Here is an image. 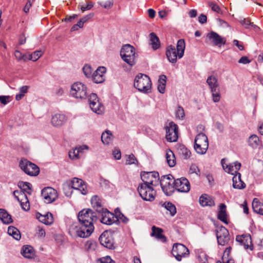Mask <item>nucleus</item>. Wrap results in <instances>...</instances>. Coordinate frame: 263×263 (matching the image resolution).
<instances>
[{
  "label": "nucleus",
  "instance_id": "obj_16",
  "mask_svg": "<svg viewBox=\"0 0 263 263\" xmlns=\"http://www.w3.org/2000/svg\"><path fill=\"white\" fill-rule=\"evenodd\" d=\"M88 102L91 110L97 114L103 112V106L99 102L97 95L92 93L88 97Z\"/></svg>",
  "mask_w": 263,
  "mask_h": 263
},
{
  "label": "nucleus",
  "instance_id": "obj_22",
  "mask_svg": "<svg viewBox=\"0 0 263 263\" xmlns=\"http://www.w3.org/2000/svg\"><path fill=\"white\" fill-rule=\"evenodd\" d=\"M67 118L65 115L56 114L52 116L51 123L54 127H60L63 125L66 122Z\"/></svg>",
  "mask_w": 263,
  "mask_h": 263
},
{
  "label": "nucleus",
  "instance_id": "obj_39",
  "mask_svg": "<svg viewBox=\"0 0 263 263\" xmlns=\"http://www.w3.org/2000/svg\"><path fill=\"white\" fill-rule=\"evenodd\" d=\"M150 41L152 48L154 50H156L160 47V42L159 38L154 32L150 34Z\"/></svg>",
  "mask_w": 263,
  "mask_h": 263
},
{
  "label": "nucleus",
  "instance_id": "obj_13",
  "mask_svg": "<svg viewBox=\"0 0 263 263\" xmlns=\"http://www.w3.org/2000/svg\"><path fill=\"white\" fill-rule=\"evenodd\" d=\"M172 253L178 261H181L182 257L189 255V249L183 245L176 243L174 245Z\"/></svg>",
  "mask_w": 263,
  "mask_h": 263
},
{
  "label": "nucleus",
  "instance_id": "obj_56",
  "mask_svg": "<svg viewBox=\"0 0 263 263\" xmlns=\"http://www.w3.org/2000/svg\"><path fill=\"white\" fill-rule=\"evenodd\" d=\"M101 263H115V261L109 256L101 258Z\"/></svg>",
  "mask_w": 263,
  "mask_h": 263
},
{
  "label": "nucleus",
  "instance_id": "obj_64",
  "mask_svg": "<svg viewBox=\"0 0 263 263\" xmlns=\"http://www.w3.org/2000/svg\"><path fill=\"white\" fill-rule=\"evenodd\" d=\"M29 89L28 86H23L20 88V92L22 93L23 95H25V93H27Z\"/></svg>",
  "mask_w": 263,
  "mask_h": 263
},
{
  "label": "nucleus",
  "instance_id": "obj_43",
  "mask_svg": "<svg viewBox=\"0 0 263 263\" xmlns=\"http://www.w3.org/2000/svg\"><path fill=\"white\" fill-rule=\"evenodd\" d=\"M112 134L110 130H107L103 133L101 136L102 142L104 144H108L112 139Z\"/></svg>",
  "mask_w": 263,
  "mask_h": 263
},
{
  "label": "nucleus",
  "instance_id": "obj_38",
  "mask_svg": "<svg viewBox=\"0 0 263 263\" xmlns=\"http://www.w3.org/2000/svg\"><path fill=\"white\" fill-rule=\"evenodd\" d=\"M8 234L12 236L15 239L18 240L21 239V235L20 231L15 227L9 226L8 229Z\"/></svg>",
  "mask_w": 263,
  "mask_h": 263
},
{
  "label": "nucleus",
  "instance_id": "obj_51",
  "mask_svg": "<svg viewBox=\"0 0 263 263\" xmlns=\"http://www.w3.org/2000/svg\"><path fill=\"white\" fill-rule=\"evenodd\" d=\"M189 173L190 174H196L197 176L200 175V171L196 164H192L190 167Z\"/></svg>",
  "mask_w": 263,
  "mask_h": 263
},
{
  "label": "nucleus",
  "instance_id": "obj_30",
  "mask_svg": "<svg viewBox=\"0 0 263 263\" xmlns=\"http://www.w3.org/2000/svg\"><path fill=\"white\" fill-rule=\"evenodd\" d=\"M21 254L25 258H33L35 255L33 248L30 246H24L21 249Z\"/></svg>",
  "mask_w": 263,
  "mask_h": 263
},
{
  "label": "nucleus",
  "instance_id": "obj_26",
  "mask_svg": "<svg viewBox=\"0 0 263 263\" xmlns=\"http://www.w3.org/2000/svg\"><path fill=\"white\" fill-rule=\"evenodd\" d=\"M241 165L240 163L238 161H235L227 165L224 171L234 176L235 174L239 173L238 171L240 170Z\"/></svg>",
  "mask_w": 263,
  "mask_h": 263
},
{
  "label": "nucleus",
  "instance_id": "obj_31",
  "mask_svg": "<svg viewBox=\"0 0 263 263\" xmlns=\"http://www.w3.org/2000/svg\"><path fill=\"white\" fill-rule=\"evenodd\" d=\"M91 203L93 208L99 213L104 209L102 206L100 198L97 195L92 197Z\"/></svg>",
  "mask_w": 263,
  "mask_h": 263
},
{
  "label": "nucleus",
  "instance_id": "obj_7",
  "mask_svg": "<svg viewBox=\"0 0 263 263\" xmlns=\"http://www.w3.org/2000/svg\"><path fill=\"white\" fill-rule=\"evenodd\" d=\"M70 95L76 99H85L87 96V87L81 82H75L71 85Z\"/></svg>",
  "mask_w": 263,
  "mask_h": 263
},
{
  "label": "nucleus",
  "instance_id": "obj_35",
  "mask_svg": "<svg viewBox=\"0 0 263 263\" xmlns=\"http://www.w3.org/2000/svg\"><path fill=\"white\" fill-rule=\"evenodd\" d=\"M0 219L5 224H9L12 222L11 216L3 209H0Z\"/></svg>",
  "mask_w": 263,
  "mask_h": 263
},
{
  "label": "nucleus",
  "instance_id": "obj_8",
  "mask_svg": "<svg viewBox=\"0 0 263 263\" xmlns=\"http://www.w3.org/2000/svg\"><path fill=\"white\" fill-rule=\"evenodd\" d=\"M154 186L147 185L146 184H140L138 187V191L140 197L145 201L154 200L156 192L154 189Z\"/></svg>",
  "mask_w": 263,
  "mask_h": 263
},
{
  "label": "nucleus",
  "instance_id": "obj_41",
  "mask_svg": "<svg viewBox=\"0 0 263 263\" xmlns=\"http://www.w3.org/2000/svg\"><path fill=\"white\" fill-rule=\"evenodd\" d=\"M115 216H116V222L121 221L124 223H126L128 221V219L121 212L119 208L115 210Z\"/></svg>",
  "mask_w": 263,
  "mask_h": 263
},
{
  "label": "nucleus",
  "instance_id": "obj_52",
  "mask_svg": "<svg viewBox=\"0 0 263 263\" xmlns=\"http://www.w3.org/2000/svg\"><path fill=\"white\" fill-rule=\"evenodd\" d=\"M240 23L242 26H243L246 28L247 29L250 28V26L254 27V28L257 27V26L254 25L253 23L250 22V21L249 20L246 18L241 20L240 21Z\"/></svg>",
  "mask_w": 263,
  "mask_h": 263
},
{
  "label": "nucleus",
  "instance_id": "obj_40",
  "mask_svg": "<svg viewBox=\"0 0 263 263\" xmlns=\"http://www.w3.org/2000/svg\"><path fill=\"white\" fill-rule=\"evenodd\" d=\"M179 155L184 159H188L190 158L191 153L185 146L181 145L178 148Z\"/></svg>",
  "mask_w": 263,
  "mask_h": 263
},
{
  "label": "nucleus",
  "instance_id": "obj_34",
  "mask_svg": "<svg viewBox=\"0 0 263 263\" xmlns=\"http://www.w3.org/2000/svg\"><path fill=\"white\" fill-rule=\"evenodd\" d=\"M166 162L170 167H173L176 165V161L175 154L171 149H167L166 152Z\"/></svg>",
  "mask_w": 263,
  "mask_h": 263
},
{
  "label": "nucleus",
  "instance_id": "obj_27",
  "mask_svg": "<svg viewBox=\"0 0 263 263\" xmlns=\"http://www.w3.org/2000/svg\"><path fill=\"white\" fill-rule=\"evenodd\" d=\"M36 218L42 223L46 224L49 225L53 223V218L52 215L50 213H48L45 215H42L38 213L36 215Z\"/></svg>",
  "mask_w": 263,
  "mask_h": 263
},
{
  "label": "nucleus",
  "instance_id": "obj_33",
  "mask_svg": "<svg viewBox=\"0 0 263 263\" xmlns=\"http://www.w3.org/2000/svg\"><path fill=\"white\" fill-rule=\"evenodd\" d=\"M163 231L161 229L156 228L155 226L152 227V235L156 237L157 239L161 240L162 242H165L166 238L162 234Z\"/></svg>",
  "mask_w": 263,
  "mask_h": 263
},
{
  "label": "nucleus",
  "instance_id": "obj_32",
  "mask_svg": "<svg viewBox=\"0 0 263 263\" xmlns=\"http://www.w3.org/2000/svg\"><path fill=\"white\" fill-rule=\"evenodd\" d=\"M252 205L255 213L263 215V203L261 202L258 199L254 198L253 200Z\"/></svg>",
  "mask_w": 263,
  "mask_h": 263
},
{
  "label": "nucleus",
  "instance_id": "obj_61",
  "mask_svg": "<svg viewBox=\"0 0 263 263\" xmlns=\"http://www.w3.org/2000/svg\"><path fill=\"white\" fill-rule=\"evenodd\" d=\"M114 158L117 160H119L121 157V154L119 149H115L112 152Z\"/></svg>",
  "mask_w": 263,
  "mask_h": 263
},
{
  "label": "nucleus",
  "instance_id": "obj_55",
  "mask_svg": "<svg viewBox=\"0 0 263 263\" xmlns=\"http://www.w3.org/2000/svg\"><path fill=\"white\" fill-rule=\"evenodd\" d=\"M210 7L211 8L212 10L218 13H220L221 12V9L219 6L214 3H211L210 4Z\"/></svg>",
  "mask_w": 263,
  "mask_h": 263
},
{
  "label": "nucleus",
  "instance_id": "obj_3",
  "mask_svg": "<svg viewBox=\"0 0 263 263\" xmlns=\"http://www.w3.org/2000/svg\"><path fill=\"white\" fill-rule=\"evenodd\" d=\"M134 86L139 91L148 93L151 92L152 82L150 78L145 74H138L134 80Z\"/></svg>",
  "mask_w": 263,
  "mask_h": 263
},
{
  "label": "nucleus",
  "instance_id": "obj_28",
  "mask_svg": "<svg viewBox=\"0 0 263 263\" xmlns=\"http://www.w3.org/2000/svg\"><path fill=\"white\" fill-rule=\"evenodd\" d=\"M233 187L234 189L241 190L246 187L245 183L241 179V174L237 173L232 178Z\"/></svg>",
  "mask_w": 263,
  "mask_h": 263
},
{
  "label": "nucleus",
  "instance_id": "obj_44",
  "mask_svg": "<svg viewBox=\"0 0 263 263\" xmlns=\"http://www.w3.org/2000/svg\"><path fill=\"white\" fill-rule=\"evenodd\" d=\"M248 143L249 145L252 148H256L259 145V138L256 135H252L249 138Z\"/></svg>",
  "mask_w": 263,
  "mask_h": 263
},
{
  "label": "nucleus",
  "instance_id": "obj_42",
  "mask_svg": "<svg viewBox=\"0 0 263 263\" xmlns=\"http://www.w3.org/2000/svg\"><path fill=\"white\" fill-rule=\"evenodd\" d=\"M167 211L170 212V214L172 216H174L176 213V208L175 205L170 202H164L162 204Z\"/></svg>",
  "mask_w": 263,
  "mask_h": 263
},
{
  "label": "nucleus",
  "instance_id": "obj_24",
  "mask_svg": "<svg viewBox=\"0 0 263 263\" xmlns=\"http://www.w3.org/2000/svg\"><path fill=\"white\" fill-rule=\"evenodd\" d=\"M207 37L215 46H220L226 43V40L215 32L211 31L208 34Z\"/></svg>",
  "mask_w": 263,
  "mask_h": 263
},
{
  "label": "nucleus",
  "instance_id": "obj_19",
  "mask_svg": "<svg viewBox=\"0 0 263 263\" xmlns=\"http://www.w3.org/2000/svg\"><path fill=\"white\" fill-rule=\"evenodd\" d=\"M99 213L101 216L100 219L101 223L106 225H111L116 222L115 214L110 212L107 209H104Z\"/></svg>",
  "mask_w": 263,
  "mask_h": 263
},
{
  "label": "nucleus",
  "instance_id": "obj_37",
  "mask_svg": "<svg viewBox=\"0 0 263 263\" xmlns=\"http://www.w3.org/2000/svg\"><path fill=\"white\" fill-rule=\"evenodd\" d=\"M166 77L165 75H161L159 77L158 81V90L161 93H164L165 89Z\"/></svg>",
  "mask_w": 263,
  "mask_h": 263
},
{
  "label": "nucleus",
  "instance_id": "obj_15",
  "mask_svg": "<svg viewBox=\"0 0 263 263\" xmlns=\"http://www.w3.org/2000/svg\"><path fill=\"white\" fill-rule=\"evenodd\" d=\"M41 195L46 203H51L58 197L57 191L51 187L44 188L41 191Z\"/></svg>",
  "mask_w": 263,
  "mask_h": 263
},
{
  "label": "nucleus",
  "instance_id": "obj_45",
  "mask_svg": "<svg viewBox=\"0 0 263 263\" xmlns=\"http://www.w3.org/2000/svg\"><path fill=\"white\" fill-rule=\"evenodd\" d=\"M18 201L20 203L22 209L24 211H27L30 209V204L26 194L25 196L21 198L20 201Z\"/></svg>",
  "mask_w": 263,
  "mask_h": 263
},
{
  "label": "nucleus",
  "instance_id": "obj_46",
  "mask_svg": "<svg viewBox=\"0 0 263 263\" xmlns=\"http://www.w3.org/2000/svg\"><path fill=\"white\" fill-rule=\"evenodd\" d=\"M93 16V13H90L88 15H86L81 18L76 24L77 26H78L79 28H81L83 27L84 24L90 19Z\"/></svg>",
  "mask_w": 263,
  "mask_h": 263
},
{
  "label": "nucleus",
  "instance_id": "obj_10",
  "mask_svg": "<svg viewBox=\"0 0 263 263\" xmlns=\"http://www.w3.org/2000/svg\"><path fill=\"white\" fill-rule=\"evenodd\" d=\"M19 166L22 170L30 176H36L40 173L39 167L26 159L21 160Z\"/></svg>",
  "mask_w": 263,
  "mask_h": 263
},
{
  "label": "nucleus",
  "instance_id": "obj_48",
  "mask_svg": "<svg viewBox=\"0 0 263 263\" xmlns=\"http://www.w3.org/2000/svg\"><path fill=\"white\" fill-rule=\"evenodd\" d=\"M83 71L86 77H92L93 70L89 65H85L83 68Z\"/></svg>",
  "mask_w": 263,
  "mask_h": 263
},
{
  "label": "nucleus",
  "instance_id": "obj_57",
  "mask_svg": "<svg viewBox=\"0 0 263 263\" xmlns=\"http://www.w3.org/2000/svg\"><path fill=\"white\" fill-rule=\"evenodd\" d=\"M222 261H217L216 263H234V260L232 258H228L226 256H222Z\"/></svg>",
  "mask_w": 263,
  "mask_h": 263
},
{
  "label": "nucleus",
  "instance_id": "obj_2",
  "mask_svg": "<svg viewBox=\"0 0 263 263\" xmlns=\"http://www.w3.org/2000/svg\"><path fill=\"white\" fill-rule=\"evenodd\" d=\"M185 44L184 40L180 39L177 43L176 49L175 46L170 45L166 48V55L170 62L175 63L177 58L181 59L184 55Z\"/></svg>",
  "mask_w": 263,
  "mask_h": 263
},
{
  "label": "nucleus",
  "instance_id": "obj_1",
  "mask_svg": "<svg viewBox=\"0 0 263 263\" xmlns=\"http://www.w3.org/2000/svg\"><path fill=\"white\" fill-rule=\"evenodd\" d=\"M79 226H75L73 230L76 234L81 238L89 237L94 231V222L97 220L95 212L90 209H83L78 215Z\"/></svg>",
  "mask_w": 263,
  "mask_h": 263
},
{
  "label": "nucleus",
  "instance_id": "obj_17",
  "mask_svg": "<svg viewBox=\"0 0 263 263\" xmlns=\"http://www.w3.org/2000/svg\"><path fill=\"white\" fill-rule=\"evenodd\" d=\"M216 237L218 244L221 246L227 245L230 240L229 232L222 226L219 227L216 230Z\"/></svg>",
  "mask_w": 263,
  "mask_h": 263
},
{
  "label": "nucleus",
  "instance_id": "obj_53",
  "mask_svg": "<svg viewBox=\"0 0 263 263\" xmlns=\"http://www.w3.org/2000/svg\"><path fill=\"white\" fill-rule=\"evenodd\" d=\"M14 56L18 61L23 60L24 61H26L27 60V58H26V55L25 54H23L22 52L18 50H16L15 51Z\"/></svg>",
  "mask_w": 263,
  "mask_h": 263
},
{
  "label": "nucleus",
  "instance_id": "obj_59",
  "mask_svg": "<svg viewBox=\"0 0 263 263\" xmlns=\"http://www.w3.org/2000/svg\"><path fill=\"white\" fill-rule=\"evenodd\" d=\"M93 6V4L91 2L88 3L86 6H81L80 7L82 12L87 10H90Z\"/></svg>",
  "mask_w": 263,
  "mask_h": 263
},
{
  "label": "nucleus",
  "instance_id": "obj_5",
  "mask_svg": "<svg viewBox=\"0 0 263 263\" xmlns=\"http://www.w3.org/2000/svg\"><path fill=\"white\" fill-rule=\"evenodd\" d=\"M135 49L129 45H124L120 51V55L122 59L130 66H133L136 63Z\"/></svg>",
  "mask_w": 263,
  "mask_h": 263
},
{
  "label": "nucleus",
  "instance_id": "obj_50",
  "mask_svg": "<svg viewBox=\"0 0 263 263\" xmlns=\"http://www.w3.org/2000/svg\"><path fill=\"white\" fill-rule=\"evenodd\" d=\"M126 157V163L127 164H136L138 163V160L133 154L127 155Z\"/></svg>",
  "mask_w": 263,
  "mask_h": 263
},
{
  "label": "nucleus",
  "instance_id": "obj_23",
  "mask_svg": "<svg viewBox=\"0 0 263 263\" xmlns=\"http://www.w3.org/2000/svg\"><path fill=\"white\" fill-rule=\"evenodd\" d=\"M71 185L73 189L80 191L83 195H86L87 194V191L85 189L86 185L82 179L74 178L71 180Z\"/></svg>",
  "mask_w": 263,
  "mask_h": 263
},
{
  "label": "nucleus",
  "instance_id": "obj_62",
  "mask_svg": "<svg viewBox=\"0 0 263 263\" xmlns=\"http://www.w3.org/2000/svg\"><path fill=\"white\" fill-rule=\"evenodd\" d=\"M198 21L201 24L205 23L207 21V17L203 14H200L198 17Z\"/></svg>",
  "mask_w": 263,
  "mask_h": 263
},
{
  "label": "nucleus",
  "instance_id": "obj_47",
  "mask_svg": "<svg viewBox=\"0 0 263 263\" xmlns=\"http://www.w3.org/2000/svg\"><path fill=\"white\" fill-rule=\"evenodd\" d=\"M42 51H35L33 53L29 55L28 58H27V60H32L33 61H36L42 56Z\"/></svg>",
  "mask_w": 263,
  "mask_h": 263
},
{
  "label": "nucleus",
  "instance_id": "obj_60",
  "mask_svg": "<svg viewBox=\"0 0 263 263\" xmlns=\"http://www.w3.org/2000/svg\"><path fill=\"white\" fill-rule=\"evenodd\" d=\"M251 62V60H250L247 57L243 56L238 61V63L243 64H249Z\"/></svg>",
  "mask_w": 263,
  "mask_h": 263
},
{
  "label": "nucleus",
  "instance_id": "obj_58",
  "mask_svg": "<svg viewBox=\"0 0 263 263\" xmlns=\"http://www.w3.org/2000/svg\"><path fill=\"white\" fill-rule=\"evenodd\" d=\"M36 233L40 237H44L46 234L45 230L43 228H41L40 226H38L37 227Z\"/></svg>",
  "mask_w": 263,
  "mask_h": 263
},
{
  "label": "nucleus",
  "instance_id": "obj_54",
  "mask_svg": "<svg viewBox=\"0 0 263 263\" xmlns=\"http://www.w3.org/2000/svg\"><path fill=\"white\" fill-rule=\"evenodd\" d=\"M26 194L23 191L18 190H15L13 193V195L17 201H20V199L25 196Z\"/></svg>",
  "mask_w": 263,
  "mask_h": 263
},
{
  "label": "nucleus",
  "instance_id": "obj_9",
  "mask_svg": "<svg viewBox=\"0 0 263 263\" xmlns=\"http://www.w3.org/2000/svg\"><path fill=\"white\" fill-rule=\"evenodd\" d=\"M206 83L212 92L213 102H218L220 99V94L217 79L213 76H209L206 80Z\"/></svg>",
  "mask_w": 263,
  "mask_h": 263
},
{
  "label": "nucleus",
  "instance_id": "obj_20",
  "mask_svg": "<svg viewBox=\"0 0 263 263\" xmlns=\"http://www.w3.org/2000/svg\"><path fill=\"white\" fill-rule=\"evenodd\" d=\"M88 149V147L86 145H83L76 147L74 149L69 152V157L71 159H78L81 158L84 154L85 151Z\"/></svg>",
  "mask_w": 263,
  "mask_h": 263
},
{
  "label": "nucleus",
  "instance_id": "obj_49",
  "mask_svg": "<svg viewBox=\"0 0 263 263\" xmlns=\"http://www.w3.org/2000/svg\"><path fill=\"white\" fill-rule=\"evenodd\" d=\"M176 117L179 119H183L185 116V114L183 108L179 106H178L175 113Z\"/></svg>",
  "mask_w": 263,
  "mask_h": 263
},
{
  "label": "nucleus",
  "instance_id": "obj_29",
  "mask_svg": "<svg viewBox=\"0 0 263 263\" xmlns=\"http://www.w3.org/2000/svg\"><path fill=\"white\" fill-rule=\"evenodd\" d=\"M218 218L226 224H228V214L226 211V205L224 203L219 205V211L218 213Z\"/></svg>",
  "mask_w": 263,
  "mask_h": 263
},
{
  "label": "nucleus",
  "instance_id": "obj_25",
  "mask_svg": "<svg viewBox=\"0 0 263 263\" xmlns=\"http://www.w3.org/2000/svg\"><path fill=\"white\" fill-rule=\"evenodd\" d=\"M200 204L203 206H213L215 205V202L213 198L208 194H202L199 199Z\"/></svg>",
  "mask_w": 263,
  "mask_h": 263
},
{
  "label": "nucleus",
  "instance_id": "obj_6",
  "mask_svg": "<svg viewBox=\"0 0 263 263\" xmlns=\"http://www.w3.org/2000/svg\"><path fill=\"white\" fill-rule=\"evenodd\" d=\"M194 149L200 155L205 154L209 147L207 136L203 133L198 134L194 140Z\"/></svg>",
  "mask_w": 263,
  "mask_h": 263
},
{
  "label": "nucleus",
  "instance_id": "obj_11",
  "mask_svg": "<svg viewBox=\"0 0 263 263\" xmlns=\"http://www.w3.org/2000/svg\"><path fill=\"white\" fill-rule=\"evenodd\" d=\"M141 178L143 182L142 184L152 186H157L160 179L159 173L155 171L142 172Z\"/></svg>",
  "mask_w": 263,
  "mask_h": 263
},
{
  "label": "nucleus",
  "instance_id": "obj_4",
  "mask_svg": "<svg viewBox=\"0 0 263 263\" xmlns=\"http://www.w3.org/2000/svg\"><path fill=\"white\" fill-rule=\"evenodd\" d=\"M161 189L167 196H171L175 192V180L172 175L162 176L159 180Z\"/></svg>",
  "mask_w": 263,
  "mask_h": 263
},
{
  "label": "nucleus",
  "instance_id": "obj_18",
  "mask_svg": "<svg viewBox=\"0 0 263 263\" xmlns=\"http://www.w3.org/2000/svg\"><path fill=\"white\" fill-rule=\"evenodd\" d=\"M175 189L178 192L188 193L191 188L190 183L188 180L184 177L175 180Z\"/></svg>",
  "mask_w": 263,
  "mask_h": 263
},
{
  "label": "nucleus",
  "instance_id": "obj_63",
  "mask_svg": "<svg viewBox=\"0 0 263 263\" xmlns=\"http://www.w3.org/2000/svg\"><path fill=\"white\" fill-rule=\"evenodd\" d=\"M9 96H1L0 102L4 105H6L9 102Z\"/></svg>",
  "mask_w": 263,
  "mask_h": 263
},
{
  "label": "nucleus",
  "instance_id": "obj_36",
  "mask_svg": "<svg viewBox=\"0 0 263 263\" xmlns=\"http://www.w3.org/2000/svg\"><path fill=\"white\" fill-rule=\"evenodd\" d=\"M18 187L21 190V191H23L25 194L30 195L31 194V184L28 182L20 181L18 182Z\"/></svg>",
  "mask_w": 263,
  "mask_h": 263
},
{
  "label": "nucleus",
  "instance_id": "obj_21",
  "mask_svg": "<svg viewBox=\"0 0 263 263\" xmlns=\"http://www.w3.org/2000/svg\"><path fill=\"white\" fill-rule=\"evenodd\" d=\"M106 68L104 67H98L92 73V79L96 83H102L105 80Z\"/></svg>",
  "mask_w": 263,
  "mask_h": 263
},
{
  "label": "nucleus",
  "instance_id": "obj_14",
  "mask_svg": "<svg viewBox=\"0 0 263 263\" xmlns=\"http://www.w3.org/2000/svg\"><path fill=\"white\" fill-rule=\"evenodd\" d=\"M99 241L102 246L108 249L115 248L112 234L109 231H104L99 237Z\"/></svg>",
  "mask_w": 263,
  "mask_h": 263
},
{
  "label": "nucleus",
  "instance_id": "obj_12",
  "mask_svg": "<svg viewBox=\"0 0 263 263\" xmlns=\"http://www.w3.org/2000/svg\"><path fill=\"white\" fill-rule=\"evenodd\" d=\"M166 139L170 142H176L178 138V127L173 122L165 124Z\"/></svg>",
  "mask_w": 263,
  "mask_h": 263
}]
</instances>
